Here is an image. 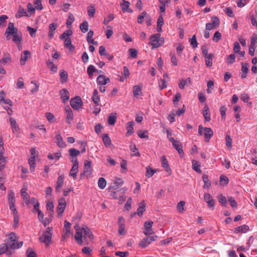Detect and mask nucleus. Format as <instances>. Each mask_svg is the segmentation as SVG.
Listing matches in <instances>:
<instances>
[{
	"label": "nucleus",
	"mask_w": 257,
	"mask_h": 257,
	"mask_svg": "<svg viewBox=\"0 0 257 257\" xmlns=\"http://www.w3.org/2000/svg\"><path fill=\"white\" fill-rule=\"evenodd\" d=\"M94 239L93 233L89 228L86 226L81 227V244H87L88 241Z\"/></svg>",
	"instance_id": "f257e3e1"
},
{
	"label": "nucleus",
	"mask_w": 257,
	"mask_h": 257,
	"mask_svg": "<svg viewBox=\"0 0 257 257\" xmlns=\"http://www.w3.org/2000/svg\"><path fill=\"white\" fill-rule=\"evenodd\" d=\"M164 43V39L161 37V35L159 34H156L151 36L150 42L149 45L152 46V48H157L161 46Z\"/></svg>",
	"instance_id": "f03ea898"
},
{
	"label": "nucleus",
	"mask_w": 257,
	"mask_h": 257,
	"mask_svg": "<svg viewBox=\"0 0 257 257\" xmlns=\"http://www.w3.org/2000/svg\"><path fill=\"white\" fill-rule=\"evenodd\" d=\"M52 228L48 227L46 231H45L43 234L40 237V240L45 243L47 245H48L51 241L52 238Z\"/></svg>",
	"instance_id": "7ed1b4c3"
},
{
	"label": "nucleus",
	"mask_w": 257,
	"mask_h": 257,
	"mask_svg": "<svg viewBox=\"0 0 257 257\" xmlns=\"http://www.w3.org/2000/svg\"><path fill=\"white\" fill-rule=\"evenodd\" d=\"M126 190L127 189L124 187L119 190H109V191L111 192V196L113 198H122V201H124L125 200V197L124 196V194H125Z\"/></svg>",
	"instance_id": "20e7f679"
},
{
	"label": "nucleus",
	"mask_w": 257,
	"mask_h": 257,
	"mask_svg": "<svg viewBox=\"0 0 257 257\" xmlns=\"http://www.w3.org/2000/svg\"><path fill=\"white\" fill-rule=\"evenodd\" d=\"M169 142L172 143L173 146L177 151L180 157L182 158L184 156L183 150V147L180 141H177L174 138H169Z\"/></svg>",
	"instance_id": "39448f33"
},
{
	"label": "nucleus",
	"mask_w": 257,
	"mask_h": 257,
	"mask_svg": "<svg viewBox=\"0 0 257 257\" xmlns=\"http://www.w3.org/2000/svg\"><path fill=\"white\" fill-rule=\"evenodd\" d=\"M92 172V168L91 167V162L90 160H86L84 162V170L83 173H81V176L83 175L87 178L90 176Z\"/></svg>",
	"instance_id": "423d86ee"
},
{
	"label": "nucleus",
	"mask_w": 257,
	"mask_h": 257,
	"mask_svg": "<svg viewBox=\"0 0 257 257\" xmlns=\"http://www.w3.org/2000/svg\"><path fill=\"white\" fill-rule=\"evenodd\" d=\"M211 23L206 24V30H211L217 28L220 24V21L217 17L214 16L211 18Z\"/></svg>",
	"instance_id": "0eeeda50"
},
{
	"label": "nucleus",
	"mask_w": 257,
	"mask_h": 257,
	"mask_svg": "<svg viewBox=\"0 0 257 257\" xmlns=\"http://www.w3.org/2000/svg\"><path fill=\"white\" fill-rule=\"evenodd\" d=\"M66 207V201L65 198H61L59 200V203L57 207V212L58 216H61Z\"/></svg>",
	"instance_id": "6e6552de"
},
{
	"label": "nucleus",
	"mask_w": 257,
	"mask_h": 257,
	"mask_svg": "<svg viewBox=\"0 0 257 257\" xmlns=\"http://www.w3.org/2000/svg\"><path fill=\"white\" fill-rule=\"evenodd\" d=\"M70 226L71 223L67 220H65L64 221V226L62 234V239L63 240H65L66 237L70 234Z\"/></svg>",
	"instance_id": "1a4fd4ad"
},
{
	"label": "nucleus",
	"mask_w": 257,
	"mask_h": 257,
	"mask_svg": "<svg viewBox=\"0 0 257 257\" xmlns=\"http://www.w3.org/2000/svg\"><path fill=\"white\" fill-rule=\"evenodd\" d=\"M73 163V166L70 171L69 175L74 179L76 178L77 174L78 171V161L77 159L71 161Z\"/></svg>",
	"instance_id": "9d476101"
},
{
	"label": "nucleus",
	"mask_w": 257,
	"mask_h": 257,
	"mask_svg": "<svg viewBox=\"0 0 257 257\" xmlns=\"http://www.w3.org/2000/svg\"><path fill=\"white\" fill-rule=\"evenodd\" d=\"M154 222L152 221H146L144 223V228L145 230L144 231V233L146 235H149L150 234H154V231L152 229V225Z\"/></svg>",
	"instance_id": "9b49d317"
},
{
	"label": "nucleus",
	"mask_w": 257,
	"mask_h": 257,
	"mask_svg": "<svg viewBox=\"0 0 257 257\" xmlns=\"http://www.w3.org/2000/svg\"><path fill=\"white\" fill-rule=\"evenodd\" d=\"M123 184V181L121 178H115L113 182L111 184L108 190H117Z\"/></svg>",
	"instance_id": "f8f14e48"
},
{
	"label": "nucleus",
	"mask_w": 257,
	"mask_h": 257,
	"mask_svg": "<svg viewBox=\"0 0 257 257\" xmlns=\"http://www.w3.org/2000/svg\"><path fill=\"white\" fill-rule=\"evenodd\" d=\"M204 198L209 208L214 209L215 200L209 193H205Z\"/></svg>",
	"instance_id": "ddd939ff"
},
{
	"label": "nucleus",
	"mask_w": 257,
	"mask_h": 257,
	"mask_svg": "<svg viewBox=\"0 0 257 257\" xmlns=\"http://www.w3.org/2000/svg\"><path fill=\"white\" fill-rule=\"evenodd\" d=\"M70 105L74 109H78L80 107V97L76 96L70 100Z\"/></svg>",
	"instance_id": "4468645a"
},
{
	"label": "nucleus",
	"mask_w": 257,
	"mask_h": 257,
	"mask_svg": "<svg viewBox=\"0 0 257 257\" xmlns=\"http://www.w3.org/2000/svg\"><path fill=\"white\" fill-rule=\"evenodd\" d=\"M125 220L124 219L121 217L120 216L118 218V224L119 225V228H118V233L119 234L121 235H124L125 234V231L124 230L125 228Z\"/></svg>",
	"instance_id": "2eb2a0df"
},
{
	"label": "nucleus",
	"mask_w": 257,
	"mask_h": 257,
	"mask_svg": "<svg viewBox=\"0 0 257 257\" xmlns=\"http://www.w3.org/2000/svg\"><path fill=\"white\" fill-rule=\"evenodd\" d=\"M61 99L63 103H66L69 99V92L66 88H63L59 91Z\"/></svg>",
	"instance_id": "dca6fc26"
},
{
	"label": "nucleus",
	"mask_w": 257,
	"mask_h": 257,
	"mask_svg": "<svg viewBox=\"0 0 257 257\" xmlns=\"http://www.w3.org/2000/svg\"><path fill=\"white\" fill-rule=\"evenodd\" d=\"M6 32V34H11L13 36L16 33H18V29L14 27V24L13 23L10 22Z\"/></svg>",
	"instance_id": "f3484780"
},
{
	"label": "nucleus",
	"mask_w": 257,
	"mask_h": 257,
	"mask_svg": "<svg viewBox=\"0 0 257 257\" xmlns=\"http://www.w3.org/2000/svg\"><path fill=\"white\" fill-rule=\"evenodd\" d=\"M96 82L99 85H104L110 82V79L104 75H100L96 79Z\"/></svg>",
	"instance_id": "a211bd4d"
},
{
	"label": "nucleus",
	"mask_w": 257,
	"mask_h": 257,
	"mask_svg": "<svg viewBox=\"0 0 257 257\" xmlns=\"http://www.w3.org/2000/svg\"><path fill=\"white\" fill-rule=\"evenodd\" d=\"M162 166L165 169L166 172H167L169 175L171 173V169L169 167L168 161L165 156H162L161 158Z\"/></svg>",
	"instance_id": "6ab92c4d"
},
{
	"label": "nucleus",
	"mask_w": 257,
	"mask_h": 257,
	"mask_svg": "<svg viewBox=\"0 0 257 257\" xmlns=\"http://www.w3.org/2000/svg\"><path fill=\"white\" fill-rule=\"evenodd\" d=\"M146 210V204L144 200L142 201L139 204V207L137 212L134 213V215L138 214L139 216H142L144 212Z\"/></svg>",
	"instance_id": "aec40b11"
},
{
	"label": "nucleus",
	"mask_w": 257,
	"mask_h": 257,
	"mask_svg": "<svg viewBox=\"0 0 257 257\" xmlns=\"http://www.w3.org/2000/svg\"><path fill=\"white\" fill-rule=\"evenodd\" d=\"M241 78L242 79H244L247 76V74L248 72V64L247 63H242L241 64Z\"/></svg>",
	"instance_id": "412c9836"
},
{
	"label": "nucleus",
	"mask_w": 257,
	"mask_h": 257,
	"mask_svg": "<svg viewBox=\"0 0 257 257\" xmlns=\"http://www.w3.org/2000/svg\"><path fill=\"white\" fill-rule=\"evenodd\" d=\"M204 131L205 141L208 142L213 135V131L210 127H204Z\"/></svg>",
	"instance_id": "4be33fe9"
},
{
	"label": "nucleus",
	"mask_w": 257,
	"mask_h": 257,
	"mask_svg": "<svg viewBox=\"0 0 257 257\" xmlns=\"http://www.w3.org/2000/svg\"><path fill=\"white\" fill-rule=\"evenodd\" d=\"M64 175H60L57 178V181L56 183V186L55 187L56 192H59L60 191L61 188L62 187L63 182H64Z\"/></svg>",
	"instance_id": "5701e85b"
},
{
	"label": "nucleus",
	"mask_w": 257,
	"mask_h": 257,
	"mask_svg": "<svg viewBox=\"0 0 257 257\" xmlns=\"http://www.w3.org/2000/svg\"><path fill=\"white\" fill-rule=\"evenodd\" d=\"M29 55H30V52L28 50H25L23 52V55H21V59L20 60V64L24 65L25 64L26 61L28 60Z\"/></svg>",
	"instance_id": "b1692460"
},
{
	"label": "nucleus",
	"mask_w": 257,
	"mask_h": 257,
	"mask_svg": "<svg viewBox=\"0 0 257 257\" xmlns=\"http://www.w3.org/2000/svg\"><path fill=\"white\" fill-rule=\"evenodd\" d=\"M57 28V24L56 23H51L49 25V32H48V37L52 39L54 34V31Z\"/></svg>",
	"instance_id": "393cba45"
},
{
	"label": "nucleus",
	"mask_w": 257,
	"mask_h": 257,
	"mask_svg": "<svg viewBox=\"0 0 257 257\" xmlns=\"http://www.w3.org/2000/svg\"><path fill=\"white\" fill-rule=\"evenodd\" d=\"M74 228L76 231V234L74 238L77 243L80 244V227L78 224H76L74 225Z\"/></svg>",
	"instance_id": "a878e982"
},
{
	"label": "nucleus",
	"mask_w": 257,
	"mask_h": 257,
	"mask_svg": "<svg viewBox=\"0 0 257 257\" xmlns=\"http://www.w3.org/2000/svg\"><path fill=\"white\" fill-rule=\"evenodd\" d=\"M249 230V227L247 225L244 224L239 226H238L235 228L234 232L235 233H238L240 232L244 233Z\"/></svg>",
	"instance_id": "bb28decb"
},
{
	"label": "nucleus",
	"mask_w": 257,
	"mask_h": 257,
	"mask_svg": "<svg viewBox=\"0 0 257 257\" xmlns=\"http://www.w3.org/2000/svg\"><path fill=\"white\" fill-rule=\"evenodd\" d=\"M203 115L204 117L205 121H209L210 120V113L209 112V107L207 105H205L203 108Z\"/></svg>",
	"instance_id": "cd10ccee"
},
{
	"label": "nucleus",
	"mask_w": 257,
	"mask_h": 257,
	"mask_svg": "<svg viewBox=\"0 0 257 257\" xmlns=\"http://www.w3.org/2000/svg\"><path fill=\"white\" fill-rule=\"evenodd\" d=\"M117 118V114L115 112H113L110 114L108 116L107 122L109 125H114L116 122Z\"/></svg>",
	"instance_id": "c85d7f7f"
},
{
	"label": "nucleus",
	"mask_w": 257,
	"mask_h": 257,
	"mask_svg": "<svg viewBox=\"0 0 257 257\" xmlns=\"http://www.w3.org/2000/svg\"><path fill=\"white\" fill-rule=\"evenodd\" d=\"M56 139L57 145L59 147L64 148L66 146L65 144L63 142L62 138L60 134H58L56 136Z\"/></svg>",
	"instance_id": "c756f323"
},
{
	"label": "nucleus",
	"mask_w": 257,
	"mask_h": 257,
	"mask_svg": "<svg viewBox=\"0 0 257 257\" xmlns=\"http://www.w3.org/2000/svg\"><path fill=\"white\" fill-rule=\"evenodd\" d=\"M94 33L92 30H90L87 35V41L89 44H91L93 45H96L97 42L95 41L93 39L92 37L93 36Z\"/></svg>",
	"instance_id": "7c9ffc66"
},
{
	"label": "nucleus",
	"mask_w": 257,
	"mask_h": 257,
	"mask_svg": "<svg viewBox=\"0 0 257 257\" xmlns=\"http://www.w3.org/2000/svg\"><path fill=\"white\" fill-rule=\"evenodd\" d=\"M59 75L60 77L61 82L62 83L66 82L68 80L67 72L64 70H62L60 71Z\"/></svg>",
	"instance_id": "2f4dec72"
},
{
	"label": "nucleus",
	"mask_w": 257,
	"mask_h": 257,
	"mask_svg": "<svg viewBox=\"0 0 257 257\" xmlns=\"http://www.w3.org/2000/svg\"><path fill=\"white\" fill-rule=\"evenodd\" d=\"M134 122L133 121H129L126 124V128L127 130V134L129 135L134 133Z\"/></svg>",
	"instance_id": "473e14b6"
},
{
	"label": "nucleus",
	"mask_w": 257,
	"mask_h": 257,
	"mask_svg": "<svg viewBox=\"0 0 257 257\" xmlns=\"http://www.w3.org/2000/svg\"><path fill=\"white\" fill-rule=\"evenodd\" d=\"M69 152L70 157L72 158V160H75L76 159H77L76 157L80 154L79 151L74 148L70 149L69 150Z\"/></svg>",
	"instance_id": "72a5a7b5"
},
{
	"label": "nucleus",
	"mask_w": 257,
	"mask_h": 257,
	"mask_svg": "<svg viewBox=\"0 0 257 257\" xmlns=\"http://www.w3.org/2000/svg\"><path fill=\"white\" fill-rule=\"evenodd\" d=\"M65 111L67 113V122L70 123L69 120H72L73 117V114L71 109L69 106H67L65 108Z\"/></svg>",
	"instance_id": "f704fd0d"
},
{
	"label": "nucleus",
	"mask_w": 257,
	"mask_h": 257,
	"mask_svg": "<svg viewBox=\"0 0 257 257\" xmlns=\"http://www.w3.org/2000/svg\"><path fill=\"white\" fill-rule=\"evenodd\" d=\"M64 39H65V41H64L65 47L66 48H69V50L71 51H73L75 49V47L71 44V43H72L71 40L69 38H65Z\"/></svg>",
	"instance_id": "c9c22d12"
},
{
	"label": "nucleus",
	"mask_w": 257,
	"mask_h": 257,
	"mask_svg": "<svg viewBox=\"0 0 257 257\" xmlns=\"http://www.w3.org/2000/svg\"><path fill=\"white\" fill-rule=\"evenodd\" d=\"M92 100L93 102L98 105L100 102V98L98 95V91L96 89H94L93 92Z\"/></svg>",
	"instance_id": "e433bc0d"
},
{
	"label": "nucleus",
	"mask_w": 257,
	"mask_h": 257,
	"mask_svg": "<svg viewBox=\"0 0 257 257\" xmlns=\"http://www.w3.org/2000/svg\"><path fill=\"white\" fill-rule=\"evenodd\" d=\"M213 57V54H209L208 56H205V61L206 66L208 67H210L212 65V58Z\"/></svg>",
	"instance_id": "4c0bfd02"
},
{
	"label": "nucleus",
	"mask_w": 257,
	"mask_h": 257,
	"mask_svg": "<svg viewBox=\"0 0 257 257\" xmlns=\"http://www.w3.org/2000/svg\"><path fill=\"white\" fill-rule=\"evenodd\" d=\"M24 16H28L26 14L25 9L22 6H19L18 11L16 14V17L17 18H20Z\"/></svg>",
	"instance_id": "58836bf2"
},
{
	"label": "nucleus",
	"mask_w": 257,
	"mask_h": 257,
	"mask_svg": "<svg viewBox=\"0 0 257 257\" xmlns=\"http://www.w3.org/2000/svg\"><path fill=\"white\" fill-rule=\"evenodd\" d=\"M130 4L128 1L123 0V3L121 4V10L123 12H132V10H130L128 9Z\"/></svg>",
	"instance_id": "ea45409f"
},
{
	"label": "nucleus",
	"mask_w": 257,
	"mask_h": 257,
	"mask_svg": "<svg viewBox=\"0 0 257 257\" xmlns=\"http://www.w3.org/2000/svg\"><path fill=\"white\" fill-rule=\"evenodd\" d=\"M202 180L204 183V188H209L211 186V182L208 179V176L206 174H203Z\"/></svg>",
	"instance_id": "a19ab883"
},
{
	"label": "nucleus",
	"mask_w": 257,
	"mask_h": 257,
	"mask_svg": "<svg viewBox=\"0 0 257 257\" xmlns=\"http://www.w3.org/2000/svg\"><path fill=\"white\" fill-rule=\"evenodd\" d=\"M8 202L9 205L15 204V193L13 191H11L8 194Z\"/></svg>",
	"instance_id": "79ce46f5"
},
{
	"label": "nucleus",
	"mask_w": 257,
	"mask_h": 257,
	"mask_svg": "<svg viewBox=\"0 0 257 257\" xmlns=\"http://www.w3.org/2000/svg\"><path fill=\"white\" fill-rule=\"evenodd\" d=\"M30 165V169L32 172H33L36 167L35 158L34 157H31L29 160Z\"/></svg>",
	"instance_id": "37998d69"
},
{
	"label": "nucleus",
	"mask_w": 257,
	"mask_h": 257,
	"mask_svg": "<svg viewBox=\"0 0 257 257\" xmlns=\"http://www.w3.org/2000/svg\"><path fill=\"white\" fill-rule=\"evenodd\" d=\"M192 168L197 173H201L202 172L200 165L197 161L194 160L192 161Z\"/></svg>",
	"instance_id": "c03bdc74"
},
{
	"label": "nucleus",
	"mask_w": 257,
	"mask_h": 257,
	"mask_svg": "<svg viewBox=\"0 0 257 257\" xmlns=\"http://www.w3.org/2000/svg\"><path fill=\"white\" fill-rule=\"evenodd\" d=\"M102 140L104 145L106 147H108L111 144V140L108 135L107 134H105L103 135L102 137Z\"/></svg>",
	"instance_id": "a18cd8bd"
},
{
	"label": "nucleus",
	"mask_w": 257,
	"mask_h": 257,
	"mask_svg": "<svg viewBox=\"0 0 257 257\" xmlns=\"http://www.w3.org/2000/svg\"><path fill=\"white\" fill-rule=\"evenodd\" d=\"M13 41L15 43H21L22 41V35L21 33H16L13 35Z\"/></svg>",
	"instance_id": "49530a36"
},
{
	"label": "nucleus",
	"mask_w": 257,
	"mask_h": 257,
	"mask_svg": "<svg viewBox=\"0 0 257 257\" xmlns=\"http://www.w3.org/2000/svg\"><path fill=\"white\" fill-rule=\"evenodd\" d=\"M106 185V181L105 179L102 177H100L98 179V186L99 188L103 189H104Z\"/></svg>",
	"instance_id": "de8ad7c7"
},
{
	"label": "nucleus",
	"mask_w": 257,
	"mask_h": 257,
	"mask_svg": "<svg viewBox=\"0 0 257 257\" xmlns=\"http://www.w3.org/2000/svg\"><path fill=\"white\" fill-rule=\"evenodd\" d=\"M218 202L223 206L224 207L226 206L227 205V200L225 196H224L223 195H219L218 196Z\"/></svg>",
	"instance_id": "09e8293b"
},
{
	"label": "nucleus",
	"mask_w": 257,
	"mask_h": 257,
	"mask_svg": "<svg viewBox=\"0 0 257 257\" xmlns=\"http://www.w3.org/2000/svg\"><path fill=\"white\" fill-rule=\"evenodd\" d=\"M10 122L13 131H17L18 130H19V128L17 124L15 119L11 117L10 118Z\"/></svg>",
	"instance_id": "8fccbe9b"
},
{
	"label": "nucleus",
	"mask_w": 257,
	"mask_h": 257,
	"mask_svg": "<svg viewBox=\"0 0 257 257\" xmlns=\"http://www.w3.org/2000/svg\"><path fill=\"white\" fill-rule=\"evenodd\" d=\"M46 208L48 211H49L50 215L51 216L54 213V204L52 202H48L46 204Z\"/></svg>",
	"instance_id": "3c124183"
},
{
	"label": "nucleus",
	"mask_w": 257,
	"mask_h": 257,
	"mask_svg": "<svg viewBox=\"0 0 257 257\" xmlns=\"http://www.w3.org/2000/svg\"><path fill=\"white\" fill-rule=\"evenodd\" d=\"M147 13L146 12L144 11L142 14L138 16V19H137V22L139 24H142L144 21L145 17L146 18L147 17Z\"/></svg>",
	"instance_id": "603ef678"
},
{
	"label": "nucleus",
	"mask_w": 257,
	"mask_h": 257,
	"mask_svg": "<svg viewBox=\"0 0 257 257\" xmlns=\"http://www.w3.org/2000/svg\"><path fill=\"white\" fill-rule=\"evenodd\" d=\"M189 82V83L191 82L190 78L188 77L187 79L184 80L181 79L180 80V82L178 84L179 87L180 89H183L184 88L185 85L187 83Z\"/></svg>",
	"instance_id": "864d4df0"
},
{
	"label": "nucleus",
	"mask_w": 257,
	"mask_h": 257,
	"mask_svg": "<svg viewBox=\"0 0 257 257\" xmlns=\"http://www.w3.org/2000/svg\"><path fill=\"white\" fill-rule=\"evenodd\" d=\"M95 12V9L94 6L91 5L88 7L87 8V13L89 17L92 18L93 17L94 14Z\"/></svg>",
	"instance_id": "5fc2aeb1"
},
{
	"label": "nucleus",
	"mask_w": 257,
	"mask_h": 257,
	"mask_svg": "<svg viewBox=\"0 0 257 257\" xmlns=\"http://www.w3.org/2000/svg\"><path fill=\"white\" fill-rule=\"evenodd\" d=\"M73 33L71 30L69 29L64 31L60 36L61 39H64L66 37H69L72 35Z\"/></svg>",
	"instance_id": "6e6d98bb"
},
{
	"label": "nucleus",
	"mask_w": 257,
	"mask_h": 257,
	"mask_svg": "<svg viewBox=\"0 0 257 257\" xmlns=\"http://www.w3.org/2000/svg\"><path fill=\"white\" fill-rule=\"evenodd\" d=\"M92 251V249L89 246H85L83 247L81 249V252L84 254L87 255V256H90L91 255V252Z\"/></svg>",
	"instance_id": "4d7b16f0"
},
{
	"label": "nucleus",
	"mask_w": 257,
	"mask_h": 257,
	"mask_svg": "<svg viewBox=\"0 0 257 257\" xmlns=\"http://www.w3.org/2000/svg\"><path fill=\"white\" fill-rule=\"evenodd\" d=\"M151 242L149 241V240L148 239V237L144 238L143 240H142L139 244L140 246H141L143 248H145L147 247L149 244H150Z\"/></svg>",
	"instance_id": "13d9d810"
},
{
	"label": "nucleus",
	"mask_w": 257,
	"mask_h": 257,
	"mask_svg": "<svg viewBox=\"0 0 257 257\" xmlns=\"http://www.w3.org/2000/svg\"><path fill=\"white\" fill-rule=\"evenodd\" d=\"M235 60V56L233 54H230L227 57L226 63L229 64H233Z\"/></svg>",
	"instance_id": "bf43d9fd"
},
{
	"label": "nucleus",
	"mask_w": 257,
	"mask_h": 257,
	"mask_svg": "<svg viewBox=\"0 0 257 257\" xmlns=\"http://www.w3.org/2000/svg\"><path fill=\"white\" fill-rule=\"evenodd\" d=\"M147 172L146 174V176L150 178L154 175V174L156 173V170L152 169L150 167L148 166L147 167Z\"/></svg>",
	"instance_id": "052dcab7"
},
{
	"label": "nucleus",
	"mask_w": 257,
	"mask_h": 257,
	"mask_svg": "<svg viewBox=\"0 0 257 257\" xmlns=\"http://www.w3.org/2000/svg\"><path fill=\"white\" fill-rule=\"evenodd\" d=\"M130 149L132 152L134 153L132 155V156H140V154L138 151V149L137 148L136 145L135 144L131 145L130 146Z\"/></svg>",
	"instance_id": "680f3d73"
},
{
	"label": "nucleus",
	"mask_w": 257,
	"mask_h": 257,
	"mask_svg": "<svg viewBox=\"0 0 257 257\" xmlns=\"http://www.w3.org/2000/svg\"><path fill=\"white\" fill-rule=\"evenodd\" d=\"M26 255L27 257H37L36 253L30 247L27 249L26 251Z\"/></svg>",
	"instance_id": "e2e57ef3"
},
{
	"label": "nucleus",
	"mask_w": 257,
	"mask_h": 257,
	"mask_svg": "<svg viewBox=\"0 0 257 257\" xmlns=\"http://www.w3.org/2000/svg\"><path fill=\"white\" fill-rule=\"evenodd\" d=\"M185 204V202L184 201H181L179 203H178L177 205V210L180 212H183L184 211V207Z\"/></svg>",
	"instance_id": "0e129e2a"
},
{
	"label": "nucleus",
	"mask_w": 257,
	"mask_h": 257,
	"mask_svg": "<svg viewBox=\"0 0 257 257\" xmlns=\"http://www.w3.org/2000/svg\"><path fill=\"white\" fill-rule=\"evenodd\" d=\"M8 249V245L7 243H2L0 245V255H2L5 252H7V251Z\"/></svg>",
	"instance_id": "69168bd1"
},
{
	"label": "nucleus",
	"mask_w": 257,
	"mask_h": 257,
	"mask_svg": "<svg viewBox=\"0 0 257 257\" xmlns=\"http://www.w3.org/2000/svg\"><path fill=\"white\" fill-rule=\"evenodd\" d=\"M190 45L194 48L197 47L198 43L196 40V35H194L192 36V38L190 40Z\"/></svg>",
	"instance_id": "338daca9"
},
{
	"label": "nucleus",
	"mask_w": 257,
	"mask_h": 257,
	"mask_svg": "<svg viewBox=\"0 0 257 257\" xmlns=\"http://www.w3.org/2000/svg\"><path fill=\"white\" fill-rule=\"evenodd\" d=\"M21 196L26 204L30 203V196L27 192H21Z\"/></svg>",
	"instance_id": "774afa93"
}]
</instances>
